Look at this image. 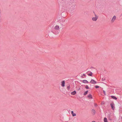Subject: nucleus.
I'll list each match as a JSON object with an SVG mask.
<instances>
[{
  "label": "nucleus",
  "mask_w": 122,
  "mask_h": 122,
  "mask_svg": "<svg viewBox=\"0 0 122 122\" xmlns=\"http://www.w3.org/2000/svg\"><path fill=\"white\" fill-rule=\"evenodd\" d=\"M98 18V16L96 14H95V16L92 18V20L94 21H96Z\"/></svg>",
  "instance_id": "nucleus-1"
},
{
  "label": "nucleus",
  "mask_w": 122,
  "mask_h": 122,
  "mask_svg": "<svg viewBox=\"0 0 122 122\" xmlns=\"http://www.w3.org/2000/svg\"><path fill=\"white\" fill-rule=\"evenodd\" d=\"M74 7H75V6L74 5L73 6V8H71V9H72L74 10Z\"/></svg>",
  "instance_id": "nucleus-18"
},
{
  "label": "nucleus",
  "mask_w": 122,
  "mask_h": 122,
  "mask_svg": "<svg viewBox=\"0 0 122 122\" xmlns=\"http://www.w3.org/2000/svg\"><path fill=\"white\" fill-rule=\"evenodd\" d=\"M71 113L72 115V116L74 117L76 116V114L73 112V111H71Z\"/></svg>",
  "instance_id": "nucleus-9"
},
{
  "label": "nucleus",
  "mask_w": 122,
  "mask_h": 122,
  "mask_svg": "<svg viewBox=\"0 0 122 122\" xmlns=\"http://www.w3.org/2000/svg\"><path fill=\"white\" fill-rule=\"evenodd\" d=\"M104 102H101V104L102 105L104 103Z\"/></svg>",
  "instance_id": "nucleus-20"
},
{
  "label": "nucleus",
  "mask_w": 122,
  "mask_h": 122,
  "mask_svg": "<svg viewBox=\"0 0 122 122\" xmlns=\"http://www.w3.org/2000/svg\"><path fill=\"white\" fill-rule=\"evenodd\" d=\"M83 82L84 83H88V82L86 80H84L83 81Z\"/></svg>",
  "instance_id": "nucleus-10"
},
{
  "label": "nucleus",
  "mask_w": 122,
  "mask_h": 122,
  "mask_svg": "<svg viewBox=\"0 0 122 122\" xmlns=\"http://www.w3.org/2000/svg\"><path fill=\"white\" fill-rule=\"evenodd\" d=\"M85 88H86L87 89H89V88L88 87V86L87 85H86V86H85Z\"/></svg>",
  "instance_id": "nucleus-16"
},
{
  "label": "nucleus",
  "mask_w": 122,
  "mask_h": 122,
  "mask_svg": "<svg viewBox=\"0 0 122 122\" xmlns=\"http://www.w3.org/2000/svg\"><path fill=\"white\" fill-rule=\"evenodd\" d=\"M61 86L62 87H64L65 86V81H63L61 82Z\"/></svg>",
  "instance_id": "nucleus-5"
},
{
  "label": "nucleus",
  "mask_w": 122,
  "mask_h": 122,
  "mask_svg": "<svg viewBox=\"0 0 122 122\" xmlns=\"http://www.w3.org/2000/svg\"><path fill=\"white\" fill-rule=\"evenodd\" d=\"M92 112L93 114H94L96 112L95 110L92 109Z\"/></svg>",
  "instance_id": "nucleus-12"
},
{
  "label": "nucleus",
  "mask_w": 122,
  "mask_h": 122,
  "mask_svg": "<svg viewBox=\"0 0 122 122\" xmlns=\"http://www.w3.org/2000/svg\"><path fill=\"white\" fill-rule=\"evenodd\" d=\"M96 122L95 121H93L92 122Z\"/></svg>",
  "instance_id": "nucleus-22"
},
{
  "label": "nucleus",
  "mask_w": 122,
  "mask_h": 122,
  "mask_svg": "<svg viewBox=\"0 0 122 122\" xmlns=\"http://www.w3.org/2000/svg\"><path fill=\"white\" fill-rule=\"evenodd\" d=\"M92 72H90V73L89 74H88V76H92Z\"/></svg>",
  "instance_id": "nucleus-14"
},
{
  "label": "nucleus",
  "mask_w": 122,
  "mask_h": 122,
  "mask_svg": "<svg viewBox=\"0 0 122 122\" xmlns=\"http://www.w3.org/2000/svg\"><path fill=\"white\" fill-rule=\"evenodd\" d=\"M76 93V91H74L73 92H71V95H75Z\"/></svg>",
  "instance_id": "nucleus-7"
},
{
  "label": "nucleus",
  "mask_w": 122,
  "mask_h": 122,
  "mask_svg": "<svg viewBox=\"0 0 122 122\" xmlns=\"http://www.w3.org/2000/svg\"><path fill=\"white\" fill-rule=\"evenodd\" d=\"M110 105L112 109L113 110H114L115 108V107H114V103H111L110 104Z\"/></svg>",
  "instance_id": "nucleus-3"
},
{
  "label": "nucleus",
  "mask_w": 122,
  "mask_h": 122,
  "mask_svg": "<svg viewBox=\"0 0 122 122\" xmlns=\"http://www.w3.org/2000/svg\"><path fill=\"white\" fill-rule=\"evenodd\" d=\"M116 18V17L115 16H114L112 18L111 21L112 22H113Z\"/></svg>",
  "instance_id": "nucleus-4"
},
{
  "label": "nucleus",
  "mask_w": 122,
  "mask_h": 122,
  "mask_svg": "<svg viewBox=\"0 0 122 122\" xmlns=\"http://www.w3.org/2000/svg\"><path fill=\"white\" fill-rule=\"evenodd\" d=\"M88 91H86L84 93V95H86V94H87L88 93Z\"/></svg>",
  "instance_id": "nucleus-13"
},
{
  "label": "nucleus",
  "mask_w": 122,
  "mask_h": 122,
  "mask_svg": "<svg viewBox=\"0 0 122 122\" xmlns=\"http://www.w3.org/2000/svg\"><path fill=\"white\" fill-rule=\"evenodd\" d=\"M103 121L104 122H108L107 119L106 117L104 118Z\"/></svg>",
  "instance_id": "nucleus-8"
},
{
  "label": "nucleus",
  "mask_w": 122,
  "mask_h": 122,
  "mask_svg": "<svg viewBox=\"0 0 122 122\" xmlns=\"http://www.w3.org/2000/svg\"><path fill=\"white\" fill-rule=\"evenodd\" d=\"M60 27L58 25H55L54 27V29L56 30H59L60 29Z\"/></svg>",
  "instance_id": "nucleus-2"
},
{
  "label": "nucleus",
  "mask_w": 122,
  "mask_h": 122,
  "mask_svg": "<svg viewBox=\"0 0 122 122\" xmlns=\"http://www.w3.org/2000/svg\"><path fill=\"white\" fill-rule=\"evenodd\" d=\"M95 87L96 88H97L99 87V86H95Z\"/></svg>",
  "instance_id": "nucleus-19"
},
{
  "label": "nucleus",
  "mask_w": 122,
  "mask_h": 122,
  "mask_svg": "<svg viewBox=\"0 0 122 122\" xmlns=\"http://www.w3.org/2000/svg\"><path fill=\"white\" fill-rule=\"evenodd\" d=\"M67 89L68 90H69V89H70V86H67Z\"/></svg>",
  "instance_id": "nucleus-17"
},
{
  "label": "nucleus",
  "mask_w": 122,
  "mask_h": 122,
  "mask_svg": "<svg viewBox=\"0 0 122 122\" xmlns=\"http://www.w3.org/2000/svg\"><path fill=\"white\" fill-rule=\"evenodd\" d=\"M88 97L89 99H91L92 98V96L91 94H89L88 96Z\"/></svg>",
  "instance_id": "nucleus-11"
},
{
  "label": "nucleus",
  "mask_w": 122,
  "mask_h": 122,
  "mask_svg": "<svg viewBox=\"0 0 122 122\" xmlns=\"http://www.w3.org/2000/svg\"><path fill=\"white\" fill-rule=\"evenodd\" d=\"M83 75H84V76H85V74H83Z\"/></svg>",
  "instance_id": "nucleus-23"
},
{
  "label": "nucleus",
  "mask_w": 122,
  "mask_h": 122,
  "mask_svg": "<svg viewBox=\"0 0 122 122\" xmlns=\"http://www.w3.org/2000/svg\"><path fill=\"white\" fill-rule=\"evenodd\" d=\"M91 83L93 84H96L97 83L94 80L92 79L90 82Z\"/></svg>",
  "instance_id": "nucleus-6"
},
{
  "label": "nucleus",
  "mask_w": 122,
  "mask_h": 122,
  "mask_svg": "<svg viewBox=\"0 0 122 122\" xmlns=\"http://www.w3.org/2000/svg\"><path fill=\"white\" fill-rule=\"evenodd\" d=\"M111 97H112V98H114V99H117V98L116 97H114V96H111Z\"/></svg>",
  "instance_id": "nucleus-15"
},
{
  "label": "nucleus",
  "mask_w": 122,
  "mask_h": 122,
  "mask_svg": "<svg viewBox=\"0 0 122 122\" xmlns=\"http://www.w3.org/2000/svg\"><path fill=\"white\" fill-rule=\"evenodd\" d=\"M103 92H104V94H105V91H103Z\"/></svg>",
  "instance_id": "nucleus-21"
}]
</instances>
